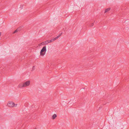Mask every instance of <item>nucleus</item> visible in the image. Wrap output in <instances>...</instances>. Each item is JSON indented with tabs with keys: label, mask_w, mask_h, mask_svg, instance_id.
Segmentation results:
<instances>
[{
	"label": "nucleus",
	"mask_w": 129,
	"mask_h": 129,
	"mask_svg": "<svg viewBox=\"0 0 129 129\" xmlns=\"http://www.w3.org/2000/svg\"><path fill=\"white\" fill-rule=\"evenodd\" d=\"M17 104H15L12 101H9L8 102L7 106L9 107L12 108L14 107L17 106Z\"/></svg>",
	"instance_id": "obj_1"
},
{
	"label": "nucleus",
	"mask_w": 129,
	"mask_h": 129,
	"mask_svg": "<svg viewBox=\"0 0 129 129\" xmlns=\"http://www.w3.org/2000/svg\"><path fill=\"white\" fill-rule=\"evenodd\" d=\"M46 51V46H45L40 51L41 55L43 56L45 54Z\"/></svg>",
	"instance_id": "obj_2"
},
{
	"label": "nucleus",
	"mask_w": 129,
	"mask_h": 129,
	"mask_svg": "<svg viewBox=\"0 0 129 129\" xmlns=\"http://www.w3.org/2000/svg\"><path fill=\"white\" fill-rule=\"evenodd\" d=\"M23 83L24 87H26L29 86L30 85V80H27Z\"/></svg>",
	"instance_id": "obj_3"
},
{
	"label": "nucleus",
	"mask_w": 129,
	"mask_h": 129,
	"mask_svg": "<svg viewBox=\"0 0 129 129\" xmlns=\"http://www.w3.org/2000/svg\"><path fill=\"white\" fill-rule=\"evenodd\" d=\"M23 87H24L23 83H19L18 86V87L19 88H22Z\"/></svg>",
	"instance_id": "obj_4"
},
{
	"label": "nucleus",
	"mask_w": 129,
	"mask_h": 129,
	"mask_svg": "<svg viewBox=\"0 0 129 129\" xmlns=\"http://www.w3.org/2000/svg\"><path fill=\"white\" fill-rule=\"evenodd\" d=\"M52 41H45L41 43L42 45H46L48 43H50Z\"/></svg>",
	"instance_id": "obj_5"
},
{
	"label": "nucleus",
	"mask_w": 129,
	"mask_h": 129,
	"mask_svg": "<svg viewBox=\"0 0 129 129\" xmlns=\"http://www.w3.org/2000/svg\"><path fill=\"white\" fill-rule=\"evenodd\" d=\"M62 33H61L60 34H59L57 36L54 38V40H55L57 39H58L61 36V35H62Z\"/></svg>",
	"instance_id": "obj_6"
},
{
	"label": "nucleus",
	"mask_w": 129,
	"mask_h": 129,
	"mask_svg": "<svg viewBox=\"0 0 129 129\" xmlns=\"http://www.w3.org/2000/svg\"><path fill=\"white\" fill-rule=\"evenodd\" d=\"M110 10V8H108L105 9V13H106L109 11Z\"/></svg>",
	"instance_id": "obj_7"
},
{
	"label": "nucleus",
	"mask_w": 129,
	"mask_h": 129,
	"mask_svg": "<svg viewBox=\"0 0 129 129\" xmlns=\"http://www.w3.org/2000/svg\"><path fill=\"white\" fill-rule=\"evenodd\" d=\"M56 115L55 114H54L52 117V119H54L56 117Z\"/></svg>",
	"instance_id": "obj_8"
},
{
	"label": "nucleus",
	"mask_w": 129,
	"mask_h": 129,
	"mask_svg": "<svg viewBox=\"0 0 129 129\" xmlns=\"http://www.w3.org/2000/svg\"><path fill=\"white\" fill-rule=\"evenodd\" d=\"M35 69V67L34 66L32 68V69L31 70V71H34Z\"/></svg>",
	"instance_id": "obj_9"
},
{
	"label": "nucleus",
	"mask_w": 129,
	"mask_h": 129,
	"mask_svg": "<svg viewBox=\"0 0 129 129\" xmlns=\"http://www.w3.org/2000/svg\"><path fill=\"white\" fill-rule=\"evenodd\" d=\"M18 31V30L17 29L16 30H15L13 32V34H15Z\"/></svg>",
	"instance_id": "obj_10"
},
{
	"label": "nucleus",
	"mask_w": 129,
	"mask_h": 129,
	"mask_svg": "<svg viewBox=\"0 0 129 129\" xmlns=\"http://www.w3.org/2000/svg\"><path fill=\"white\" fill-rule=\"evenodd\" d=\"M2 35V33L0 32V36H1Z\"/></svg>",
	"instance_id": "obj_11"
}]
</instances>
